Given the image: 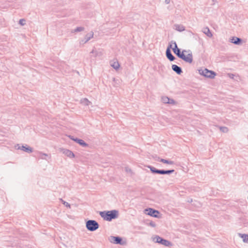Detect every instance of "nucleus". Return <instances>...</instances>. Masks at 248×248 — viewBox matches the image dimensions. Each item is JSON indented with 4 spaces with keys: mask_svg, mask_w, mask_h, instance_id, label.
Wrapping results in <instances>:
<instances>
[{
    "mask_svg": "<svg viewBox=\"0 0 248 248\" xmlns=\"http://www.w3.org/2000/svg\"><path fill=\"white\" fill-rule=\"evenodd\" d=\"M170 100V98L167 96H164L162 97V101L165 104H168Z\"/></svg>",
    "mask_w": 248,
    "mask_h": 248,
    "instance_id": "23",
    "label": "nucleus"
},
{
    "mask_svg": "<svg viewBox=\"0 0 248 248\" xmlns=\"http://www.w3.org/2000/svg\"><path fill=\"white\" fill-rule=\"evenodd\" d=\"M125 171H126V172H131V171H131V170L130 169H129V168H127V167H126V168H125Z\"/></svg>",
    "mask_w": 248,
    "mask_h": 248,
    "instance_id": "31",
    "label": "nucleus"
},
{
    "mask_svg": "<svg viewBox=\"0 0 248 248\" xmlns=\"http://www.w3.org/2000/svg\"><path fill=\"white\" fill-rule=\"evenodd\" d=\"M87 229L91 232L96 231L99 228V224L94 220H89L86 222Z\"/></svg>",
    "mask_w": 248,
    "mask_h": 248,
    "instance_id": "4",
    "label": "nucleus"
},
{
    "mask_svg": "<svg viewBox=\"0 0 248 248\" xmlns=\"http://www.w3.org/2000/svg\"><path fill=\"white\" fill-rule=\"evenodd\" d=\"M220 130L223 133H227L228 131V128L227 127L221 126L220 127Z\"/></svg>",
    "mask_w": 248,
    "mask_h": 248,
    "instance_id": "25",
    "label": "nucleus"
},
{
    "mask_svg": "<svg viewBox=\"0 0 248 248\" xmlns=\"http://www.w3.org/2000/svg\"><path fill=\"white\" fill-rule=\"evenodd\" d=\"M144 212L147 215L157 218L158 217V215L160 214L158 211L151 208L145 209Z\"/></svg>",
    "mask_w": 248,
    "mask_h": 248,
    "instance_id": "8",
    "label": "nucleus"
},
{
    "mask_svg": "<svg viewBox=\"0 0 248 248\" xmlns=\"http://www.w3.org/2000/svg\"><path fill=\"white\" fill-rule=\"evenodd\" d=\"M165 2L166 4H168L170 3V0H165Z\"/></svg>",
    "mask_w": 248,
    "mask_h": 248,
    "instance_id": "33",
    "label": "nucleus"
},
{
    "mask_svg": "<svg viewBox=\"0 0 248 248\" xmlns=\"http://www.w3.org/2000/svg\"><path fill=\"white\" fill-rule=\"evenodd\" d=\"M153 240L155 243H157L162 244L165 246H169L171 245V243L170 241L164 239V238L156 235L153 238Z\"/></svg>",
    "mask_w": 248,
    "mask_h": 248,
    "instance_id": "6",
    "label": "nucleus"
},
{
    "mask_svg": "<svg viewBox=\"0 0 248 248\" xmlns=\"http://www.w3.org/2000/svg\"><path fill=\"white\" fill-rule=\"evenodd\" d=\"M160 162L165 163V164H168L170 165H173L174 164V162L173 161L161 158L160 159Z\"/></svg>",
    "mask_w": 248,
    "mask_h": 248,
    "instance_id": "19",
    "label": "nucleus"
},
{
    "mask_svg": "<svg viewBox=\"0 0 248 248\" xmlns=\"http://www.w3.org/2000/svg\"><path fill=\"white\" fill-rule=\"evenodd\" d=\"M147 167L150 169V171L153 174H159L161 175L165 174H170L174 172V170H158L156 169L153 166H148Z\"/></svg>",
    "mask_w": 248,
    "mask_h": 248,
    "instance_id": "3",
    "label": "nucleus"
},
{
    "mask_svg": "<svg viewBox=\"0 0 248 248\" xmlns=\"http://www.w3.org/2000/svg\"><path fill=\"white\" fill-rule=\"evenodd\" d=\"M18 149L21 150L28 153H31L33 152L32 148L27 145L25 146L22 145L21 146H19Z\"/></svg>",
    "mask_w": 248,
    "mask_h": 248,
    "instance_id": "12",
    "label": "nucleus"
},
{
    "mask_svg": "<svg viewBox=\"0 0 248 248\" xmlns=\"http://www.w3.org/2000/svg\"><path fill=\"white\" fill-rule=\"evenodd\" d=\"M199 73L200 75L208 78H213L216 75V73L211 70H209L207 68L204 69L199 70Z\"/></svg>",
    "mask_w": 248,
    "mask_h": 248,
    "instance_id": "5",
    "label": "nucleus"
},
{
    "mask_svg": "<svg viewBox=\"0 0 248 248\" xmlns=\"http://www.w3.org/2000/svg\"><path fill=\"white\" fill-rule=\"evenodd\" d=\"M171 68L172 70L178 75H180L183 72L182 68L176 64H172Z\"/></svg>",
    "mask_w": 248,
    "mask_h": 248,
    "instance_id": "13",
    "label": "nucleus"
},
{
    "mask_svg": "<svg viewBox=\"0 0 248 248\" xmlns=\"http://www.w3.org/2000/svg\"><path fill=\"white\" fill-rule=\"evenodd\" d=\"M63 204L66 207L70 208V204L65 201H63Z\"/></svg>",
    "mask_w": 248,
    "mask_h": 248,
    "instance_id": "28",
    "label": "nucleus"
},
{
    "mask_svg": "<svg viewBox=\"0 0 248 248\" xmlns=\"http://www.w3.org/2000/svg\"><path fill=\"white\" fill-rule=\"evenodd\" d=\"M109 241L112 243L121 245H124L125 243V242L123 241L122 237L118 236H110L109 238Z\"/></svg>",
    "mask_w": 248,
    "mask_h": 248,
    "instance_id": "7",
    "label": "nucleus"
},
{
    "mask_svg": "<svg viewBox=\"0 0 248 248\" xmlns=\"http://www.w3.org/2000/svg\"><path fill=\"white\" fill-rule=\"evenodd\" d=\"M93 31H91L89 33L87 34L84 38L80 41L79 44L80 45H84L88 42L91 38L93 37Z\"/></svg>",
    "mask_w": 248,
    "mask_h": 248,
    "instance_id": "11",
    "label": "nucleus"
},
{
    "mask_svg": "<svg viewBox=\"0 0 248 248\" xmlns=\"http://www.w3.org/2000/svg\"><path fill=\"white\" fill-rule=\"evenodd\" d=\"M82 103H83L85 105L88 106L91 104V102L87 99L84 98L81 100Z\"/></svg>",
    "mask_w": 248,
    "mask_h": 248,
    "instance_id": "24",
    "label": "nucleus"
},
{
    "mask_svg": "<svg viewBox=\"0 0 248 248\" xmlns=\"http://www.w3.org/2000/svg\"><path fill=\"white\" fill-rule=\"evenodd\" d=\"M91 53H94L95 54V56H96L97 55V53L96 51H94V50H93L91 52Z\"/></svg>",
    "mask_w": 248,
    "mask_h": 248,
    "instance_id": "32",
    "label": "nucleus"
},
{
    "mask_svg": "<svg viewBox=\"0 0 248 248\" xmlns=\"http://www.w3.org/2000/svg\"><path fill=\"white\" fill-rule=\"evenodd\" d=\"M174 53L180 59H182L186 62L191 63L193 62V55L190 50L184 49L181 52V49L178 47L175 48H171Z\"/></svg>",
    "mask_w": 248,
    "mask_h": 248,
    "instance_id": "1",
    "label": "nucleus"
},
{
    "mask_svg": "<svg viewBox=\"0 0 248 248\" xmlns=\"http://www.w3.org/2000/svg\"><path fill=\"white\" fill-rule=\"evenodd\" d=\"M69 137L73 140L75 141L77 143H78L80 145L83 147H86L88 146V144L86 143L83 140L78 139L77 138H74L73 136L70 135Z\"/></svg>",
    "mask_w": 248,
    "mask_h": 248,
    "instance_id": "10",
    "label": "nucleus"
},
{
    "mask_svg": "<svg viewBox=\"0 0 248 248\" xmlns=\"http://www.w3.org/2000/svg\"><path fill=\"white\" fill-rule=\"evenodd\" d=\"M239 235L243 239L244 242L248 243V234L239 233Z\"/></svg>",
    "mask_w": 248,
    "mask_h": 248,
    "instance_id": "18",
    "label": "nucleus"
},
{
    "mask_svg": "<svg viewBox=\"0 0 248 248\" xmlns=\"http://www.w3.org/2000/svg\"><path fill=\"white\" fill-rule=\"evenodd\" d=\"M99 215L104 220L110 221L112 219H116L118 217L119 212L116 210L100 211Z\"/></svg>",
    "mask_w": 248,
    "mask_h": 248,
    "instance_id": "2",
    "label": "nucleus"
},
{
    "mask_svg": "<svg viewBox=\"0 0 248 248\" xmlns=\"http://www.w3.org/2000/svg\"><path fill=\"white\" fill-rule=\"evenodd\" d=\"M26 20L24 19H20L19 21V24L23 26L25 24Z\"/></svg>",
    "mask_w": 248,
    "mask_h": 248,
    "instance_id": "27",
    "label": "nucleus"
},
{
    "mask_svg": "<svg viewBox=\"0 0 248 248\" xmlns=\"http://www.w3.org/2000/svg\"><path fill=\"white\" fill-rule=\"evenodd\" d=\"M202 32L209 37H211L213 36L210 30L208 27L203 28Z\"/></svg>",
    "mask_w": 248,
    "mask_h": 248,
    "instance_id": "17",
    "label": "nucleus"
},
{
    "mask_svg": "<svg viewBox=\"0 0 248 248\" xmlns=\"http://www.w3.org/2000/svg\"><path fill=\"white\" fill-rule=\"evenodd\" d=\"M174 29L178 31L181 32L185 31V27L182 25L175 24L174 25Z\"/></svg>",
    "mask_w": 248,
    "mask_h": 248,
    "instance_id": "16",
    "label": "nucleus"
},
{
    "mask_svg": "<svg viewBox=\"0 0 248 248\" xmlns=\"http://www.w3.org/2000/svg\"><path fill=\"white\" fill-rule=\"evenodd\" d=\"M84 30V28L82 27H78L76 28L75 30H74L72 32H77L83 31Z\"/></svg>",
    "mask_w": 248,
    "mask_h": 248,
    "instance_id": "20",
    "label": "nucleus"
},
{
    "mask_svg": "<svg viewBox=\"0 0 248 248\" xmlns=\"http://www.w3.org/2000/svg\"><path fill=\"white\" fill-rule=\"evenodd\" d=\"M48 155L46 154L39 153V157L42 159L47 160L46 157H47Z\"/></svg>",
    "mask_w": 248,
    "mask_h": 248,
    "instance_id": "22",
    "label": "nucleus"
},
{
    "mask_svg": "<svg viewBox=\"0 0 248 248\" xmlns=\"http://www.w3.org/2000/svg\"><path fill=\"white\" fill-rule=\"evenodd\" d=\"M242 41V40L240 38L235 36H233L231 39V42L235 45H240L241 44Z\"/></svg>",
    "mask_w": 248,
    "mask_h": 248,
    "instance_id": "14",
    "label": "nucleus"
},
{
    "mask_svg": "<svg viewBox=\"0 0 248 248\" xmlns=\"http://www.w3.org/2000/svg\"><path fill=\"white\" fill-rule=\"evenodd\" d=\"M63 153L67 156L72 158L75 157L74 154L70 150L67 149H64Z\"/></svg>",
    "mask_w": 248,
    "mask_h": 248,
    "instance_id": "15",
    "label": "nucleus"
},
{
    "mask_svg": "<svg viewBox=\"0 0 248 248\" xmlns=\"http://www.w3.org/2000/svg\"><path fill=\"white\" fill-rule=\"evenodd\" d=\"M168 104H175V101L173 99L170 98V100L169 102H168Z\"/></svg>",
    "mask_w": 248,
    "mask_h": 248,
    "instance_id": "30",
    "label": "nucleus"
},
{
    "mask_svg": "<svg viewBox=\"0 0 248 248\" xmlns=\"http://www.w3.org/2000/svg\"><path fill=\"white\" fill-rule=\"evenodd\" d=\"M172 48V45H169L166 49V55L168 59L170 61H173L176 58L172 54L170 49Z\"/></svg>",
    "mask_w": 248,
    "mask_h": 248,
    "instance_id": "9",
    "label": "nucleus"
},
{
    "mask_svg": "<svg viewBox=\"0 0 248 248\" xmlns=\"http://www.w3.org/2000/svg\"><path fill=\"white\" fill-rule=\"evenodd\" d=\"M149 225L152 227H155L156 226L155 222L152 221L149 223Z\"/></svg>",
    "mask_w": 248,
    "mask_h": 248,
    "instance_id": "29",
    "label": "nucleus"
},
{
    "mask_svg": "<svg viewBox=\"0 0 248 248\" xmlns=\"http://www.w3.org/2000/svg\"><path fill=\"white\" fill-rule=\"evenodd\" d=\"M170 44H171V45H172V48H175V47H176H176H178V46H177V44H176V42H175V41H171L169 45H170Z\"/></svg>",
    "mask_w": 248,
    "mask_h": 248,
    "instance_id": "26",
    "label": "nucleus"
},
{
    "mask_svg": "<svg viewBox=\"0 0 248 248\" xmlns=\"http://www.w3.org/2000/svg\"><path fill=\"white\" fill-rule=\"evenodd\" d=\"M111 66L115 69L117 70L120 67V64L118 62H114L111 64Z\"/></svg>",
    "mask_w": 248,
    "mask_h": 248,
    "instance_id": "21",
    "label": "nucleus"
}]
</instances>
